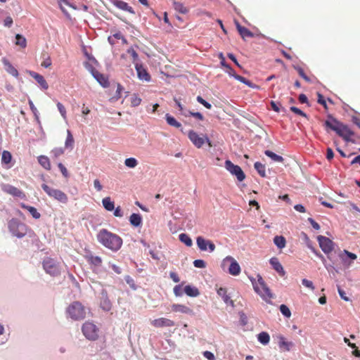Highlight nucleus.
I'll list each match as a JSON object with an SVG mask.
<instances>
[{
  "label": "nucleus",
  "instance_id": "f257e3e1",
  "mask_svg": "<svg viewBox=\"0 0 360 360\" xmlns=\"http://www.w3.org/2000/svg\"><path fill=\"white\" fill-rule=\"evenodd\" d=\"M97 240L104 247L114 252L119 250L122 245V239L119 236L105 229L99 231Z\"/></svg>",
  "mask_w": 360,
  "mask_h": 360
},
{
  "label": "nucleus",
  "instance_id": "f03ea898",
  "mask_svg": "<svg viewBox=\"0 0 360 360\" xmlns=\"http://www.w3.org/2000/svg\"><path fill=\"white\" fill-rule=\"evenodd\" d=\"M329 120L325 122V126L327 128L336 132V134L342 137L346 141H349L351 137L354 135L353 131L345 124L338 121L332 116H328Z\"/></svg>",
  "mask_w": 360,
  "mask_h": 360
},
{
  "label": "nucleus",
  "instance_id": "7ed1b4c3",
  "mask_svg": "<svg viewBox=\"0 0 360 360\" xmlns=\"http://www.w3.org/2000/svg\"><path fill=\"white\" fill-rule=\"evenodd\" d=\"M66 312L72 320L80 321L85 319L87 309L81 302L75 301L68 307Z\"/></svg>",
  "mask_w": 360,
  "mask_h": 360
},
{
  "label": "nucleus",
  "instance_id": "20e7f679",
  "mask_svg": "<svg viewBox=\"0 0 360 360\" xmlns=\"http://www.w3.org/2000/svg\"><path fill=\"white\" fill-rule=\"evenodd\" d=\"M257 280L251 279L255 291L264 300L272 298V294L260 275L257 276Z\"/></svg>",
  "mask_w": 360,
  "mask_h": 360
},
{
  "label": "nucleus",
  "instance_id": "39448f33",
  "mask_svg": "<svg viewBox=\"0 0 360 360\" xmlns=\"http://www.w3.org/2000/svg\"><path fill=\"white\" fill-rule=\"evenodd\" d=\"M45 272L51 276L57 277L61 274V266L59 262L51 257H46L42 262Z\"/></svg>",
  "mask_w": 360,
  "mask_h": 360
},
{
  "label": "nucleus",
  "instance_id": "423d86ee",
  "mask_svg": "<svg viewBox=\"0 0 360 360\" xmlns=\"http://www.w3.org/2000/svg\"><path fill=\"white\" fill-rule=\"evenodd\" d=\"M41 188L49 197L63 204L68 202V197L63 191L51 188L45 184L41 185Z\"/></svg>",
  "mask_w": 360,
  "mask_h": 360
},
{
  "label": "nucleus",
  "instance_id": "0eeeda50",
  "mask_svg": "<svg viewBox=\"0 0 360 360\" xmlns=\"http://www.w3.org/2000/svg\"><path fill=\"white\" fill-rule=\"evenodd\" d=\"M84 335L90 340H95L98 337V328L92 322H85L82 328Z\"/></svg>",
  "mask_w": 360,
  "mask_h": 360
},
{
  "label": "nucleus",
  "instance_id": "6e6552de",
  "mask_svg": "<svg viewBox=\"0 0 360 360\" xmlns=\"http://www.w3.org/2000/svg\"><path fill=\"white\" fill-rule=\"evenodd\" d=\"M188 136L193 144L198 148H200L205 142H207L210 146H212L210 141L207 135H199L193 130H191L188 132Z\"/></svg>",
  "mask_w": 360,
  "mask_h": 360
},
{
  "label": "nucleus",
  "instance_id": "1a4fd4ad",
  "mask_svg": "<svg viewBox=\"0 0 360 360\" xmlns=\"http://www.w3.org/2000/svg\"><path fill=\"white\" fill-rule=\"evenodd\" d=\"M225 168L233 175H235L239 181H242L245 178L242 169L236 165H234L231 160H227L225 161Z\"/></svg>",
  "mask_w": 360,
  "mask_h": 360
},
{
  "label": "nucleus",
  "instance_id": "9d476101",
  "mask_svg": "<svg viewBox=\"0 0 360 360\" xmlns=\"http://www.w3.org/2000/svg\"><path fill=\"white\" fill-rule=\"evenodd\" d=\"M11 233L18 238H22L25 235L26 226L24 224L19 223L17 220L12 219L8 224Z\"/></svg>",
  "mask_w": 360,
  "mask_h": 360
},
{
  "label": "nucleus",
  "instance_id": "9b49d317",
  "mask_svg": "<svg viewBox=\"0 0 360 360\" xmlns=\"http://www.w3.org/2000/svg\"><path fill=\"white\" fill-rule=\"evenodd\" d=\"M317 240L321 249L325 254L328 255L332 252L335 246V243L333 240L323 236H318Z\"/></svg>",
  "mask_w": 360,
  "mask_h": 360
},
{
  "label": "nucleus",
  "instance_id": "f8f14e48",
  "mask_svg": "<svg viewBox=\"0 0 360 360\" xmlns=\"http://www.w3.org/2000/svg\"><path fill=\"white\" fill-rule=\"evenodd\" d=\"M196 244L199 250L203 252L209 250L210 252H212L216 248L215 245L212 240H206L202 236H198L196 238Z\"/></svg>",
  "mask_w": 360,
  "mask_h": 360
},
{
  "label": "nucleus",
  "instance_id": "ddd939ff",
  "mask_svg": "<svg viewBox=\"0 0 360 360\" xmlns=\"http://www.w3.org/2000/svg\"><path fill=\"white\" fill-rule=\"evenodd\" d=\"M340 259L342 261L344 268H348L352 262L356 259V255L352 252H350L346 250L340 252L338 255Z\"/></svg>",
  "mask_w": 360,
  "mask_h": 360
},
{
  "label": "nucleus",
  "instance_id": "4468645a",
  "mask_svg": "<svg viewBox=\"0 0 360 360\" xmlns=\"http://www.w3.org/2000/svg\"><path fill=\"white\" fill-rule=\"evenodd\" d=\"M227 262H231L229 268V273L233 276L239 275L240 273V267L236 259L231 256H227L223 260V265H224Z\"/></svg>",
  "mask_w": 360,
  "mask_h": 360
},
{
  "label": "nucleus",
  "instance_id": "2eb2a0df",
  "mask_svg": "<svg viewBox=\"0 0 360 360\" xmlns=\"http://www.w3.org/2000/svg\"><path fill=\"white\" fill-rule=\"evenodd\" d=\"M151 324L155 328L172 327L175 326L174 321L163 317L153 320Z\"/></svg>",
  "mask_w": 360,
  "mask_h": 360
},
{
  "label": "nucleus",
  "instance_id": "dca6fc26",
  "mask_svg": "<svg viewBox=\"0 0 360 360\" xmlns=\"http://www.w3.org/2000/svg\"><path fill=\"white\" fill-rule=\"evenodd\" d=\"M1 188L4 192L15 197L24 198L25 196L21 190L11 185H3Z\"/></svg>",
  "mask_w": 360,
  "mask_h": 360
},
{
  "label": "nucleus",
  "instance_id": "f3484780",
  "mask_svg": "<svg viewBox=\"0 0 360 360\" xmlns=\"http://www.w3.org/2000/svg\"><path fill=\"white\" fill-rule=\"evenodd\" d=\"M110 2L112 5H114L117 8L127 11L131 14H135V12L133 9V8L129 4L121 0H110Z\"/></svg>",
  "mask_w": 360,
  "mask_h": 360
},
{
  "label": "nucleus",
  "instance_id": "a211bd4d",
  "mask_svg": "<svg viewBox=\"0 0 360 360\" xmlns=\"http://www.w3.org/2000/svg\"><path fill=\"white\" fill-rule=\"evenodd\" d=\"M135 68L137 72L138 77L140 79L146 82L150 81V76L147 72L146 69L141 64L136 63Z\"/></svg>",
  "mask_w": 360,
  "mask_h": 360
},
{
  "label": "nucleus",
  "instance_id": "6ab92c4d",
  "mask_svg": "<svg viewBox=\"0 0 360 360\" xmlns=\"http://www.w3.org/2000/svg\"><path fill=\"white\" fill-rule=\"evenodd\" d=\"M29 75L37 82L43 89H48V83L42 75L33 71H29Z\"/></svg>",
  "mask_w": 360,
  "mask_h": 360
},
{
  "label": "nucleus",
  "instance_id": "aec40b11",
  "mask_svg": "<svg viewBox=\"0 0 360 360\" xmlns=\"http://www.w3.org/2000/svg\"><path fill=\"white\" fill-rule=\"evenodd\" d=\"M172 311L174 312H179L182 314H192L193 310L184 305V304H174L171 306Z\"/></svg>",
  "mask_w": 360,
  "mask_h": 360
},
{
  "label": "nucleus",
  "instance_id": "412c9836",
  "mask_svg": "<svg viewBox=\"0 0 360 360\" xmlns=\"http://www.w3.org/2000/svg\"><path fill=\"white\" fill-rule=\"evenodd\" d=\"M2 63L4 64L6 71L8 74L11 75L15 77H18L19 76V73L17 69L15 67H13V65L6 58H3Z\"/></svg>",
  "mask_w": 360,
  "mask_h": 360
},
{
  "label": "nucleus",
  "instance_id": "4be33fe9",
  "mask_svg": "<svg viewBox=\"0 0 360 360\" xmlns=\"http://www.w3.org/2000/svg\"><path fill=\"white\" fill-rule=\"evenodd\" d=\"M274 269L277 271L280 276H283L285 274L282 264L278 261L277 257H272L269 261Z\"/></svg>",
  "mask_w": 360,
  "mask_h": 360
},
{
  "label": "nucleus",
  "instance_id": "5701e85b",
  "mask_svg": "<svg viewBox=\"0 0 360 360\" xmlns=\"http://www.w3.org/2000/svg\"><path fill=\"white\" fill-rule=\"evenodd\" d=\"M278 346L281 349L285 352H288L294 346L292 342H288L283 336L278 337Z\"/></svg>",
  "mask_w": 360,
  "mask_h": 360
},
{
  "label": "nucleus",
  "instance_id": "b1692460",
  "mask_svg": "<svg viewBox=\"0 0 360 360\" xmlns=\"http://www.w3.org/2000/svg\"><path fill=\"white\" fill-rule=\"evenodd\" d=\"M92 74L94 77L99 82L102 86L108 87L109 86L108 79L104 75L100 73L98 71H94Z\"/></svg>",
  "mask_w": 360,
  "mask_h": 360
},
{
  "label": "nucleus",
  "instance_id": "393cba45",
  "mask_svg": "<svg viewBox=\"0 0 360 360\" xmlns=\"http://www.w3.org/2000/svg\"><path fill=\"white\" fill-rule=\"evenodd\" d=\"M237 30L243 39L246 38H251L254 37V34L248 28L241 26L238 22L236 23Z\"/></svg>",
  "mask_w": 360,
  "mask_h": 360
},
{
  "label": "nucleus",
  "instance_id": "a878e982",
  "mask_svg": "<svg viewBox=\"0 0 360 360\" xmlns=\"http://www.w3.org/2000/svg\"><path fill=\"white\" fill-rule=\"evenodd\" d=\"M38 162L39 165L44 168L46 170H51V165L49 160V158L46 155H39L38 157Z\"/></svg>",
  "mask_w": 360,
  "mask_h": 360
},
{
  "label": "nucleus",
  "instance_id": "bb28decb",
  "mask_svg": "<svg viewBox=\"0 0 360 360\" xmlns=\"http://www.w3.org/2000/svg\"><path fill=\"white\" fill-rule=\"evenodd\" d=\"M217 294L223 299L224 302L226 304H231V305H233V300H231V297L227 295V291L226 288H219L217 290Z\"/></svg>",
  "mask_w": 360,
  "mask_h": 360
},
{
  "label": "nucleus",
  "instance_id": "cd10ccee",
  "mask_svg": "<svg viewBox=\"0 0 360 360\" xmlns=\"http://www.w3.org/2000/svg\"><path fill=\"white\" fill-rule=\"evenodd\" d=\"M20 206L22 208L27 210L30 213L33 218L38 219L41 217L40 213L37 211V210L35 207L30 205H26L24 203H21Z\"/></svg>",
  "mask_w": 360,
  "mask_h": 360
},
{
  "label": "nucleus",
  "instance_id": "c85d7f7f",
  "mask_svg": "<svg viewBox=\"0 0 360 360\" xmlns=\"http://www.w3.org/2000/svg\"><path fill=\"white\" fill-rule=\"evenodd\" d=\"M184 292L189 297H197L200 295V292L196 287L189 285L185 286Z\"/></svg>",
  "mask_w": 360,
  "mask_h": 360
},
{
  "label": "nucleus",
  "instance_id": "c756f323",
  "mask_svg": "<svg viewBox=\"0 0 360 360\" xmlns=\"http://www.w3.org/2000/svg\"><path fill=\"white\" fill-rule=\"evenodd\" d=\"M129 221L132 226L137 227L141 224L142 217L139 214L133 213L129 217Z\"/></svg>",
  "mask_w": 360,
  "mask_h": 360
},
{
  "label": "nucleus",
  "instance_id": "7c9ffc66",
  "mask_svg": "<svg viewBox=\"0 0 360 360\" xmlns=\"http://www.w3.org/2000/svg\"><path fill=\"white\" fill-rule=\"evenodd\" d=\"M113 39H116L117 40H122V44L127 43V39L124 37V36L120 32H116L113 35L110 36L108 37V41L111 45H114L115 44V41H113Z\"/></svg>",
  "mask_w": 360,
  "mask_h": 360
},
{
  "label": "nucleus",
  "instance_id": "2f4dec72",
  "mask_svg": "<svg viewBox=\"0 0 360 360\" xmlns=\"http://www.w3.org/2000/svg\"><path fill=\"white\" fill-rule=\"evenodd\" d=\"M173 6L175 11L180 13L186 14L188 12V9L181 2L173 0Z\"/></svg>",
  "mask_w": 360,
  "mask_h": 360
},
{
  "label": "nucleus",
  "instance_id": "473e14b6",
  "mask_svg": "<svg viewBox=\"0 0 360 360\" xmlns=\"http://www.w3.org/2000/svg\"><path fill=\"white\" fill-rule=\"evenodd\" d=\"M274 243L279 249H283L286 245V240L283 236H276L274 238Z\"/></svg>",
  "mask_w": 360,
  "mask_h": 360
},
{
  "label": "nucleus",
  "instance_id": "72a5a7b5",
  "mask_svg": "<svg viewBox=\"0 0 360 360\" xmlns=\"http://www.w3.org/2000/svg\"><path fill=\"white\" fill-rule=\"evenodd\" d=\"M104 208L108 211H112L115 209L114 202L111 200L110 197H105L102 200Z\"/></svg>",
  "mask_w": 360,
  "mask_h": 360
},
{
  "label": "nucleus",
  "instance_id": "f704fd0d",
  "mask_svg": "<svg viewBox=\"0 0 360 360\" xmlns=\"http://www.w3.org/2000/svg\"><path fill=\"white\" fill-rule=\"evenodd\" d=\"M86 259L89 264H91L95 266H97V267L101 266L102 264V259L98 256L90 255V256L86 257Z\"/></svg>",
  "mask_w": 360,
  "mask_h": 360
},
{
  "label": "nucleus",
  "instance_id": "c9c22d12",
  "mask_svg": "<svg viewBox=\"0 0 360 360\" xmlns=\"http://www.w3.org/2000/svg\"><path fill=\"white\" fill-rule=\"evenodd\" d=\"M233 77L252 89L258 88V86L256 84H254L250 80L247 79L245 77H242L239 75H233Z\"/></svg>",
  "mask_w": 360,
  "mask_h": 360
},
{
  "label": "nucleus",
  "instance_id": "e433bc0d",
  "mask_svg": "<svg viewBox=\"0 0 360 360\" xmlns=\"http://www.w3.org/2000/svg\"><path fill=\"white\" fill-rule=\"evenodd\" d=\"M264 154L268 156L269 158H270L272 160H274V162H283L284 159L282 156L281 155H278L276 153H274V152L271 151V150H266L264 151Z\"/></svg>",
  "mask_w": 360,
  "mask_h": 360
},
{
  "label": "nucleus",
  "instance_id": "4c0bfd02",
  "mask_svg": "<svg viewBox=\"0 0 360 360\" xmlns=\"http://www.w3.org/2000/svg\"><path fill=\"white\" fill-rule=\"evenodd\" d=\"M166 121L167 124L172 127L179 128L181 127V124L174 117L170 115L169 114H166L165 115Z\"/></svg>",
  "mask_w": 360,
  "mask_h": 360
},
{
  "label": "nucleus",
  "instance_id": "58836bf2",
  "mask_svg": "<svg viewBox=\"0 0 360 360\" xmlns=\"http://www.w3.org/2000/svg\"><path fill=\"white\" fill-rule=\"evenodd\" d=\"M258 341L262 345H267L270 341V336L266 332H262L257 335Z\"/></svg>",
  "mask_w": 360,
  "mask_h": 360
},
{
  "label": "nucleus",
  "instance_id": "ea45409f",
  "mask_svg": "<svg viewBox=\"0 0 360 360\" xmlns=\"http://www.w3.org/2000/svg\"><path fill=\"white\" fill-rule=\"evenodd\" d=\"M15 45L20 46L22 49H25L27 46V40L25 37L20 34H17L15 35Z\"/></svg>",
  "mask_w": 360,
  "mask_h": 360
},
{
  "label": "nucleus",
  "instance_id": "a19ab883",
  "mask_svg": "<svg viewBox=\"0 0 360 360\" xmlns=\"http://www.w3.org/2000/svg\"><path fill=\"white\" fill-rule=\"evenodd\" d=\"M179 240L184 243L188 247H191L193 245V241L190 236L186 233H181L179 236Z\"/></svg>",
  "mask_w": 360,
  "mask_h": 360
},
{
  "label": "nucleus",
  "instance_id": "79ce46f5",
  "mask_svg": "<svg viewBox=\"0 0 360 360\" xmlns=\"http://www.w3.org/2000/svg\"><path fill=\"white\" fill-rule=\"evenodd\" d=\"M255 168L261 176L264 177L266 176V169L263 164L256 162L255 163Z\"/></svg>",
  "mask_w": 360,
  "mask_h": 360
},
{
  "label": "nucleus",
  "instance_id": "37998d69",
  "mask_svg": "<svg viewBox=\"0 0 360 360\" xmlns=\"http://www.w3.org/2000/svg\"><path fill=\"white\" fill-rule=\"evenodd\" d=\"M67 138H66V140H65V146L66 148H73V145H74V138L70 132V130H68V133H67Z\"/></svg>",
  "mask_w": 360,
  "mask_h": 360
},
{
  "label": "nucleus",
  "instance_id": "c03bdc74",
  "mask_svg": "<svg viewBox=\"0 0 360 360\" xmlns=\"http://www.w3.org/2000/svg\"><path fill=\"white\" fill-rule=\"evenodd\" d=\"M124 165L129 168H134L138 165V161L134 158H129L124 160Z\"/></svg>",
  "mask_w": 360,
  "mask_h": 360
},
{
  "label": "nucleus",
  "instance_id": "a18cd8bd",
  "mask_svg": "<svg viewBox=\"0 0 360 360\" xmlns=\"http://www.w3.org/2000/svg\"><path fill=\"white\" fill-rule=\"evenodd\" d=\"M12 160V155L9 151L4 150L1 156V162L4 164H9Z\"/></svg>",
  "mask_w": 360,
  "mask_h": 360
},
{
  "label": "nucleus",
  "instance_id": "49530a36",
  "mask_svg": "<svg viewBox=\"0 0 360 360\" xmlns=\"http://www.w3.org/2000/svg\"><path fill=\"white\" fill-rule=\"evenodd\" d=\"M64 149L62 148H55L51 151V154L53 158H58L64 154Z\"/></svg>",
  "mask_w": 360,
  "mask_h": 360
},
{
  "label": "nucleus",
  "instance_id": "de8ad7c7",
  "mask_svg": "<svg viewBox=\"0 0 360 360\" xmlns=\"http://www.w3.org/2000/svg\"><path fill=\"white\" fill-rule=\"evenodd\" d=\"M280 311L285 317L290 318L291 316L290 310L285 304H281L280 306Z\"/></svg>",
  "mask_w": 360,
  "mask_h": 360
},
{
  "label": "nucleus",
  "instance_id": "09e8293b",
  "mask_svg": "<svg viewBox=\"0 0 360 360\" xmlns=\"http://www.w3.org/2000/svg\"><path fill=\"white\" fill-rule=\"evenodd\" d=\"M124 280L126 283L130 286L131 288H132L133 290L136 289V285L133 278H131L130 276H126L124 277Z\"/></svg>",
  "mask_w": 360,
  "mask_h": 360
},
{
  "label": "nucleus",
  "instance_id": "8fccbe9b",
  "mask_svg": "<svg viewBox=\"0 0 360 360\" xmlns=\"http://www.w3.org/2000/svg\"><path fill=\"white\" fill-rule=\"evenodd\" d=\"M44 56H46L44 58V60L41 62V65L45 68H50L51 66V59L49 56L48 55H44Z\"/></svg>",
  "mask_w": 360,
  "mask_h": 360
},
{
  "label": "nucleus",
  "instance_id": "3c124183",
  "mask_svg": "<svg viewBox=\"0 0 360 360\" xmlns=\"http://www.w3.org/2000/svg\"><path fill=\"white\" fill-rule=\"evenodd\" d=\"M296 70L297 71L299 75L302 77L306 82H311V79H309V77L304 73V70L300 68V67H297V68H295Z\"/></svg>",
  "mask_w": 360,
  "mask_h": 360
},
{
  "label": "nucleus",
  "instance_id": "603ef678",
  "mask_svg": "<svg viewBox=\"0 0 360 360\" xmlns=\"http://www.w3.org/2000/svg\"><path fill=\"white\" fill-rule=\"evenodd\" d=\"M302 283L304 286H305L306 288H309L310 290H314L315 289V287L313 284V282L309 281V280H307L306 278H303L302 280Z\"/></svg>",
  "mask_w": 360,
  "mask_h": 360
},
{
  "label": "nucleus",
  "instance_id": "864d4df0",
  "mask_svg": "<svg viewBox=\"0 0 360 360\" xmlns=\"http://www.w3.org/2000/svg\"><path fill=\"white\" fill-rule=\"evenodd\" d=\"M57 108H58L61 116L64 119H66L67 115H66V110H65V106L61 103L58 102L57 103Z\"/></svg>",
  "mask_w": 360,
  "mask_h": 360
},
{
  "label": "nucleus",
  "instance_id": "5fc2aeb1",
  "mask_svg": "<svg viewBox=\"0 0 360 360\" xmlns=\"http://www.w3.org/2000/svg\"><path fill=\"white\" fill-rule=\"evenodd\" d=\"M58 167L60 172L62 173L63 176L65 178H68L69 177V173H68V169H66V167L62 163H60V162L58 164Z\"/></svg>",
  "mask_w": 360,
  "mask_h": 360
},
{
  "label": "nucleus",
  "instance_id": "6e6d98bb",
  "mask_svg": "<svg viewBox=\"0 0 360 360\" xmlns=\"http://www.w3.org/2000/svg\"><path fill=\"white\" fill-rule=\"evenodd\" d=\"M197 101L198 103L204 105L207 109H211L212 105L203 99L200 96H197Z\"/></svg>",
  "mask_w": 360,
  "mask_h": 360
},
{
  "label": "nucleus",
  "instance_id": "4d7b16f0",
  "mask_svg": "<svg viewBox=\"0 0 360 360\" xmlns=\"http://www.w3.org/2000/svg\"><path fill=\"white\" fill-rule=\"evenodd\" d=\"M193 265L195 267L200 269L205 268L206 266L205 262L202 259H195L193 262Z\"/></svg>",
  "mask_w": 360,
  "mask_h": 360
},
{
  "label": "nucleus",
  "instance_id": "13d9d810",
  "mask_svg": "<svg viewBox=\"0 0 360 360\" xmlns=\"http://www.w3.org/2000/svg\"><path fill=\"white\" fill-rule=\"evenodd\" d=\"M290 110L297 115H299L304 117H307L306 113H304L303 111H302L300 109L297 108V107L292 106V107H290Z\"/></svg>",
  "mask_w": 360,
  "mask_h": 360
},
{
  "label": "nucleus",
  "instance_id": "bf43d9fd",
  "mask_svg": "<svg viewBox=\"0 0 360 360\" xmlns=\"http://www.w3.org/2000/svg\"><path fill=\"white\" fill-rule=\"evenodd\" d=\"M174 293L176 296H181L183 295L182 292V285H177L174 286Z\"/></svg>",
  "mask_w": 360,
  "mask_h": 360
},
{
  "label": "nucleus",
  "instance_id": "052dcab7",
  "mask_svg": "<svg viewBox=\"0 0 360 360\" xmlns=\"http://www.w3.org/2000/svg\"><path fill=\"white\" fill-rule=\"evenodd\" d=\"M101 306L105 310H110L111 308V304L110 300L106 297L101 303Z\"/></svg>",
  "mask_w": 360,
  "mask_h": 360
},
{
  "label": "nucleus",
  "instance_id": "680f3d73",
  "mask_svg": "<svg viewBox=\"0 0 360 360\" xmlns=\"http://www.w3.org/2000/svg\"><path fill=\"white\" fill-rule=\"evenodd\" d=\"M188 115L199 120H202L204 119V117L203 115L200 113V112H191V111H188Z\"/></svg>",
  "mask_w": 360,
  "mask_h": 360
},
{
  "label": "nucleus",
  "instance_id": "e2e57ef3",
  "mask_svg": "<svg viewBox=\"0 0 360 360\" xmlns=\"http://www.w3.org/2000/svg\"><path fill=\"white\" fill-rule=\"evenodd\" d=\"M127 53L131 56V57L133 58L134 62H136L137 60L138 54H137L136 51L133 48L129 49L127 50Z\"/></svg>",
  "mask_w": 360,
  "mask_h": 360
},
{
  "label": "nucleus",
  "instance_id": "0e129e2a",
  "mask_svg": "<svg viewBox=\"0 0 360 360\" xmlns=\"http://www.w3.org/2000/svg\"><path fill=\"white\" fill-rule=\"evenodd\" d=\"M318 103L322 105L326 110L328 109L326 102L321 94H318Z\"/></svg>",
  "mask_w": 360,
  "mask_h": 360
},
{
  "label": "nucleus",
  "instance_id": "69168bd1",
  "mask_svg": "<svg viewBox=\"0 0 360 360\" xmlns=\"http://www.w3.org/2000/svg\"><path fill=\"white\" fill-rule=\"evenodd\" d=\"M13 23V18L11 16H8L5 18L4 21V25L5 27H11Z\"/></svg>",
  "mask_w": 360,
  "mask_h": 360
},
{
  "label": "nucleus",
  "instance_id": "338daca9",
  "mask_svg": "<svg viewBox=\"0 0 360 360\" xmlns=\"http://www.w3.org/2000/svg\"><path fill=\"white\" fill-rule=\"evenodd\" d=\"M203 356L208 360H215V356L213 353L210 351H205L203 352Z\"/></svg>",
  "mask_w": 360,
  "mask_h": 360
},
{
  "label": "nucleus",
  "instance_id": "774afa93",
  "mask_svg": "<svg viewBox=\"0 0 360 360\" xmlns=\"http://www.w3.org/2000/svg\"><path fill=\"white\" fill-rule=\"evenodd\" d=\"M114 216L115 217H123V212L121 210V207L120 206H118L117 207H116L115 209H114Z\"/></svg>",
  "mask_w": 360,
  "mask_h": 360
}]
</instances>
